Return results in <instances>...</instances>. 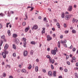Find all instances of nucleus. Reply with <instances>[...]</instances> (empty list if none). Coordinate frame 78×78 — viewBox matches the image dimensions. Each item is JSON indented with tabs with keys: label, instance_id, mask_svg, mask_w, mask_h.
Segmentation results:
<instances>
[{
	"label": "nucleus",
	"instance_id": "1",
	"mask_svg": "<svg viewBox=\"0 0 78 78\" xmlns=\"http://www.w3.org/2000/svg\"><path fill=\"white\" fill-rule=\"evenodd\" d=\"M4 52H2V55L4 58H6V55H8V51H6V50H4Z\"/></svg>",
	"mask_w": 78,
	"mask_h": 78
},
{
	"label": "nucleus",
	"instance_id": "2",
	"mask_svg": "<svg viewBox=\"0 0 78 78\" xmlns=\"http://www.w3.org/2000/svg\"><path fill=\"white\" fill-rule=\"evenodd\" d=\"M57 51H58V48L56 47L55 48L54 50L51 51V53L52 55H56V52H57Z\"/></svg>",
	"mask_w": 78,
	"mask_h": 78
},
{
	"label": "nucleus",
	"instance_id": "3",
	"mask_svg": "<svg viewBox=\"0 0 78 78\" xmlns=\"http://www.w3.org/2000/svg\"><path fill=\"white\" fill-rule=\"evenodd\" d=\"M70 15H67L65 16V18L66 20H69L70 19Z\"/></svg>",
	"mask_w": 78,
	"mask_h": 78
},
{
	"label": "nucleus",
	"instance_id": "4",
	"mask_svg": "<svg viewBox=\"0 0 78 78\" xmlns=\"http://www.w3.org/2000/svg\"><path fill=\"white\" fill-rule=\"evenodd\" d=\"M68 11H69V12H71L72 11V6L69 5L68 9Z\"/></svg>",
	"mask_w": 78,
	"mask_h": 78
},
{
	"label": "nucleus",
	"instance_id": "5",
	"mask_svg": "<svg viewBox=\"0 0 78 78\" xmlns=\"http://www.w3.org/2000/svg\"><path fill=\"white\" fill-rule=\"evenodd\" d=\"M37 28H38V26L36 25H34L33 27L32 28V30H33V29H34V30H37Z\"/></svg>",
	"mask_w": 78,
	"mask_h": 78
},
{
	"label": "nucleus",
	"instance_id": "6",
	"mask_svg": "<svg viewBox=\"0 0 78 78\" xmlns=\"http://www.w3.org/2000/svg\"><path fill=\"white\" fill-rule=\"evenodd\" d=\"M47 39L48 41H50L52 39V38H51V37H50V36L48 35L47 36Z\"/></svg>",
	"mask_w": 78,
	"mask_h": 78
},
{
	"label": "nucleus",
	"instance_id": "7",
	"mask_svg": "<svg viewBox=\"0 0 78 78\" xmlns=\"http://www.w3.org/2000/svg\"><path fill=\"white\" fill-rule=\"evenodd\" d=\"M24 56H26L28 55V51H24L23 52Z\"/></svg>",
	"mask_w": 78,
	"mask_h": 78
},
{
	"label": "nucleus",
	"instance_id": "8",
	"mask_svg": "<svg viewBox=\"0 0 78 78\" xmlns=\"http://www.w3.org/2000/svg\"><path fill=\"white\" fill-rule=\"evenodd\" d=\"M60 42L61 44H66V43L67 42V40H65L63 41H61Z\"/></svg>",
	"mask_w": 78,
	"mask_h": 78
},
{
	"label": "nucleus",
	"instance_id": "9",
	"mask_svg": "<svg viewBox=\"0 0 78 78\" xmlns=\"http://www.w3.org/2000/svg\"><path fill=\"white\" fill-rule=\"evenodd\" d=\"M15 42L16 43V44L19 43V40L17 39H15Z\"/></svg>",
	"mask_w": 78,
	"mask_h": 78
},
{
	"label": "nucleus",
	"instance_id": "10",
	"mask_svg": "<svg viewBox=\"0 0 78 78\" xmlns=\"http://www.w3.org/2000/svg\"><path fill=\"white\" fill-rule=\"evenodd\" d=\"M43 30L41 31V33L42 34L43 33H45V28L43 27L42 28Z\"/></svg>",
	"mask_w": 78,
	"mask_h": 78
},
{
	"label": "nucleus",
	"instance_id": "11",
	"mask_svg": "<svg viewBox=\"0 0 78 78\" xmlns=\"http://www.w3.org/2000/svg\"><path fill=\"white\" fill-rule=\"evenodd\" d=\"M21 72L22 73H25L27 71H26V69H21Z\"/></svg>",
	"mask_w": 78,
	"mask_h": 78
},
{
	"label": "nucleus",
	"instance_id": "12",
	"mask_svg": "<svg viewBox=\"0 0 78 78\" xmlns=\"http://www.w3.org/2000/svg\"><path fill=\"white\" fill-rule=\"evenodd\" d=\"M9 47V46L8 45V44H5V46L4 48L5 50H6L8 48V47Z\"/></svg>",
	"mask_w": 78,
	"mask_h": 78
},
{
	"label": "nucleus",
	"instance_id": "13",
	"mask_svg": "<svg viewBox=\"0 0 78 78\" xmlns=\"http://www.w3.org/2000/svg\"><path fill=\"white\" fill-rule=\"evenodd\" d=\"M33 53H34V51L33 50H31L30 51V53L31 55H33Z\"/></svg>",
	"mask_w": 78,
	"mask_h": 78
},
{
	"label": "nucleus",
	"instance_id": "14",
	"mask_svg": "<svg viewBox=\"0 0 78 78\" xmlns=\"http://www.w3.org/2000/svg\"><path fill=\"white\" fill-rule=\"evenodd\" d=\"M48 75L49 76H51L52 75V72L51 71H49L48 72Z\"/></svg>",
	"mask_w": 78,
	"mask_h": 78
},
{
	"label": "nucleus",
	"instance_id": "15",
	"mask_svg": "<svg viewBox=\"0 0 78 78\" xmlns=\"http://www.w3.org/2000/svg\"><path fill=\"white\" fill-rule=\"evenodd\" d=\"M38 66H37L35 67V70L36 72H37L38 71H39V70L38 69Z\"/></svg>",
	"mask_w": 78,
	"mask_h": 78
},
{
	"label": "nucleus",
	"instance_id": "16",
	"mask_svg": "<svg viewBox=\"0 0 78 78\" xmlns=\"http://www.w3.org/2000/svg\"><path fill=\"white\" fill-rule=\"evenodd\" d=\"M61 17L62 18H64V17H65V15H64V12H63L61 14Z\"/></svg>",
	"mask_w": 78,
	"mask_h": 78
},
{
	"label": "nucleus",
	"instance_id": "17",
	"mask_svg": "<svg viewBox=\"0 0 78 78\" xmlns=\"http://www.w3.org/2000/svg\"><path fill=\"white\" fill-rule=\"evenodd\" d=\"M53 75L54 76H56V72L54 71L53 72Z\"/></svg>",
	"mask_w": 78,
	"mask_h": 78
},
{
	"label": "nucleus",
	"instance_id": "18",
	"mask_svg": "<svg viewBox=\"0 0 78 78\" xmlns=\"http://www.w3.org/2000/svg\"><path fill=\"white\" fill-rule=\"evenodd\" d=\"M29 29H30V27H28L26 28L25 29V31H26V32H27L28 30H29Z\"/></svg>",
	"mask_w": 78,
	"mask_h": 78
},
{
	"label": "nucleus",
	"instance_id": "19",
	"mask_svg": "<svg viewBox=\"0 0 78 78\" xmlns=\"http://www.w3.org/2000/svg\"><path fill=\"white\" fill-rule=\"evenodd\" d=\"M8 34L9 36H10L11 35V31L10 30H8Z\"/></svg>",
	"mask_w": 78,
	"mask_h": 78
},
{
	"label": "nucleus",
	"instance_id": "20",
	"mask_svg": "<svg viewBox=\"0 0 78 78\" xmlns=\"http://www.w3.org/2000/svg\"><path fill=\"white\" fill-rule=\"evenodd\" d=\"M58 47L59 48H60L61 47V45L60 44V41H58Z\"/></svg>",
	"mask_w": 78,
	"mask_h": 78
},
{
	"label": "nucleus",
	"instance_id": "21",
	"mask_svg": "<svg viewBox=\"0 0 78 78\" xmlns=\"http://www.w3.org/2000/svg\"><path fill=\"white\" fill-rule=\"evenodd\" d=\"M3 41L1 40L0 41V46L1 47L2 46V44H3Z\"/></svg>",
	"mask_w": 78,
	"mask_h": 78
},
{
	"label": "nucleus",
	"instance_id": "22",
	"mask_svg": "<svg viewBox=\"0 0 78 78\" xmlns=\"http://www.w3.org/2000/svg\"><path fill=\"white\" fill-rule=\"evenodd\" d=\"M30 44H32L33 45H35V44H35V42L34 41H32V42H30Z\"/></svg>",
	"mask_w": 78,
	"mask_h": 78
},
{
	"label": "nucleus",
	"instance_id": "23",
	"mask_svg": "<svg viewBox=\"0 0 78 78\" xmlns=\"http://www.w3.org/2000/svg\"><path fill=\"white\" fill-rule=\"evenodd\" d=\"M74 75L75 76V77L76 78H78V74H77V73H75L74 74Z\"/></svg>",
	"mask_w": 78,
	"mask_h": 78
},
{
	"label": "nucleus",
	"instance_id": "24",
	"mask_svg": "<svg viewBox=\"0 0 78 78\" xmlns=\"http://www.w3.org/2000/svg\"><path fill=\"white\" fill-rule=\"evenodd\" d=\"M72 33H74V34H75V33H76V30H72Z\"/></svg>",
	"mask_w": 78,
	"mask_h": 78
},
{
	"label": "nucleus",
	"instance_id": "25",
	"mask_svg": "<svg viewBox=\"0 0 78 78\" xmlns=\"http://www.w3.org/2000/svg\"><path fill=\"white\" fill-rule=\"evenodd\" d=\"M72 22L73 23H75V18H73Z\"/></svg>",
	"mask_w": 78,
	"mask_h": 78
},
{
	"label": "nucleus",
	"instance_id": "26",
	"mask_svg": "<svg viewBox=\"0 0 78 78\" xmlns=\"http://www.w3.org/2000/svg\"><path fill=\"white\" fill-rule=\"evenodd\" d=\"M31 67H32V66L31 65H30L28 67V69H31Z\"/></svg>",
	"mask_w": 78,
	"mask_h": 78
},
{
	"label": "nucleus",
	"instance_id": "27",
	"mask_svg": "<svg viewBox=\"0 0 78 78\" xmlns=\"http://www.w3.org/2000/svg\"><path fill=\"white\" fill-rule=\"evenodd\" d=\"M57 26H58V28H60V25H59V23H57Z\"/></svg>",
	"mask_w": 78,
	"mask_h": 78
},
{
	"label": "nucleus",
	"instance_id": "28",
	"mask_svg": "<svg viewBox=\"0 0 78 78\" xmlns=\"http://www.w3.org/2000/svg\"><path fill=\"white\" fill-rule=\"evenodd\" d=\"M51 62L52 64H54L55 62V60L54 59L52 60Z\"/></svg>",
	"mask_w": 78,
	"mask_h": 78
},
{
	"label": "nucleus",
	"instance_id": "29",
	"mask_svg": "<svg viewBox=\"0 0 78 78\" xmlns=\"http://www.w3.org/2000/svg\"><path fill=\"white\" fill-rule=\"evenodd\" d=\"M2 16V17H3V16H5V15H4V14H3V13H0V16Z\"/></svg>",
	"mask_w": 78,
	"mask_h": 78
},
{
	"label": "nucleus",
	"instance_id": "30",
	"mask_svg": "<svg viewBox=\"0 0 78 78\" xmlns=\"http://www.w3.org/2000/svg\"><path fill=\"white\" fill-rule=\"evenodd\" d=\"M13 47L14 49H16V45H15V44H13Z\"/></svg>",
	"mask_w": 78,
	"mask_h": 78
},
{
	"label": "nucleus",
	"instance_id": "31",
	"mask_svg": "<svg viewBox=\"0 0 78 78\" xmlns=\"http://www.w3.org/2000/svg\"><path fill=\"white\" fill-rule=\"evenodd\" d=\"M17 34H13V37H17Z\"/></svg>",
	"mask_w": 78,
	"mask_h": 78
},
{
	"label": "nucleus",
	"instance_id": "32",
	"mask_svg": "<svg viewBox=\"0 0 78 78\" xmlns=\"http://www.w3.org/2000/svg\"><path fill=\"white\" fill-rule=\"evenodd\" d=\"M51 68L52 69H54V66H53V65L51 64Z\"/></svg>",
	"mask_w": 78,
	"mask_h": 78
},
{
	"label": "nucleus",
	"instance_id": "33",
	"mask_svg": "<svg viewBox=\"0 0 78 78\" xmlns=\"http://www.w3.org/2000/svg\"><path fill=\"white\" fill-rule=\"evenodd\" d=\"M5 35H2V36H1V38L2 39H5Z\"/></svg>",
	"mask_w": 78,
	"mask_h": 78
},
{
	"label": "nucleus",
	"instance_id": "34",
	"mask_svg": "<svg viewBox=\"0 0 78 78\" xmlns=\"http://www.w3.org/2000/svg\"><path fill=\"white\" fill-rule=\"evenodd\" d=\"M10 24V23H7L6 24V27L7 28H8V25H9V24Z\"/></svg>",
	"mask_w": 78,
	"mask_h": 78
},
{
	"label": "nucleus",
	"instance_id": "35",
	"mask_svg": "<svg viewBox=\"0 0 78 78\" xmlns=\"http://www.w3.org/2000/svg\"><path fill=\"white\" fill-rule=\"evenodd\" d=\"M23 26H25L26 25V23L25 22H24L23 23Z\"/></svg>",
	"mask_w": 78,
	"mask_h": 78
},
{
	"label": "nucleus",
	"instance_id": "36",
	"mask_svg": "<svg viewBox=\"0 0 78 78\" xmlns=\"http://www.w3.org/2000/svg\"><path fill=\"white\" fill-rule=\"evenodd\" d=\"M65 33L66 34H67V33H69V31L68 30H66L65 32Z\"/></svg>",
	"mask_w": 78,
	"mask_h": 78
},
{
	"label": "nucleus",
	"instance_id": "37",
	"mask_svg": "<svg viewBox=\"0 0 78 78\" xmlns=\"http://www.w3.org/2000/svg\"><path fill=\"white\" fill-rule=\"evenodd\" d=\"M3 75V76H4V77H5V76H6V73H4Z\"/></svg>",
	"mask_w": 78,
	"mask_h": 78
},
{
	"label": "nucleus",
	"instance_id": "38",
	"mask_svg": "<svg viewBox=\"0 0 78 78\" xmlns=\"http://www.w3.org/2000/svg\"><path fill=\"white\" fill-rule=\"evenodd\" d=\"M75 50H76V48H73V51H75Z\"/></svg>",
	"mask_w": 78,
	"mask_h": 78
},
{
	"label": "nucleus",
	"instance_id": "39",
	"mask_svg": "<svg viewBox=\"0 0 78 78\" xmlns=\"http://www.w3.org/2000/svg\"><path fill=\"white\" fill-rule=\"evenodd\" d=\"M13 56H14V57H16V53H14L13 54Z\"/></svg>",
	"mask_w": 78,
	"mask_h": 78
},
{
	"label": "nucleus",
	"instance_id": "40",
	"mask_svg": "<svg viewBox=\"0 0 78 78\" xmlns=\"http://www.w3.org/2000/svg\"><path fill=\"white\" fill-rule=\"evenodd\" d=\"M53 20H54V21L55 22H58V21L57 20H56V19H54Z\"/></svg>",
	"mask_w": 78,
	"mask_h": 78
},
{
	"label": "nucleus",
	"instance_id": "41",
	"mask_svg": "<svg viewBox=\"0 0 78 78\" xmlns=\"http://www.w3.org/2000/svg\"><path fill=\"white\" fill-rule=\"evenodd\" d=\"M47 58H48L49 59H50V58H51V57L49 56V55H47Z\"/></svg>",
	"mask_w": 78,
	"mask_h": 78
},
{
	"label": "nucleus",
	"instance_id": "42",
	"mask_svg": "<svg viewBox=\"0 0 78 78\" xmlns=\"http://www.w3.org/2000/svg\"><path fill=\"white\" fill-rule=\"evenodd\" d=\"M66 63L67 64H68V65H70V62L69 61L67 62Z\"/></svg>",
	"mask_w": 78,
	"mask_h": 78
},
{
	"label": "nucleus",
	"instance_id": "43",
	"mask_svg": "<svg viewBox=\"0 0 78 78\" xmlns=\"http://www.w3.org/2000/svg\"><path fill=\"white\" fill-rule=\"evenodd\" d=\"M59 69L60 70H63V68H62V67H60Z\"/></svg>",
	"mask_w": 78,
	"mask_h": 78
},
{
	"label": "nucleus",
	"instance_id": "44",
	"mask_svg": "<svg viewBox=\"0 0 78 78\" xmlns=\"http://www.w3.org/2000/svg\"><path fill=\"white\" fill-rule=\"evenodd\" d=\"M3 26L1 24H0V29H2V28Z\"/></svg>",
	"mask_w": 78,
	"mask_h": 78
},
{
	"label": "nucleus",
	"instance_id": "45",
	"mask_svg": "<svg viewBox=\"0 0 78 78\" xmlns=\"http://www.w3.org/2000/svg\"><path fill=\"white\" fill-rule=\"evenodd\" d=\"M73 47V46L72 45H71L70 47H69V48H70V49H72Z\"/></svg>",
	"mask_w": 78,
	"mask_h": 78
},
{
	"label": "nucleus",
	"instance_id": "46",
	"mask_svg": "<svg viewBox=\"0 0 78 78\" xmlns=\"http://www.w3.org/2000/svg\"><path fill=\"white\" fill-rule=\"evenodd\" d=\"M42 70L43 72H44V73H45V72H46V70H45V69H43Z\"/></svg>",
	"mask_w": 78,
	"mask_h": 78
},
{
	"label": "nucleus",
	"instance_id": "47",
	"mask_svg": "<svg viewBox=\"0 0 78 78\" xmlns=\"http://www.w3.org/2000/svg\"><path fill=\"white\" fill-rule=\"evenodd\" d=\"M33 9H34V7H31V8L30 9V11H33Z\"/></svg>",
	"mask_w": 78,
	"mask_h": 78
},
{
	"label": "nucleus",
	"instance_id": "48",
	"mask_svg": "<svg viewBox=\"0 0 78 78\" xmlns=\"http://www.w3.org/2000/svg\"><path fill=\"white\" fill-rule=\"evenodd\" d=\"M25 16H26V17L27 19H28V16H27V14L26 13V15H25Z\"/></svg>",
	"mask_w": 78,
	"mask_h": 78
},
{
	"label": "nucleus",
	"instance_id": "49",
	"mask_svg": "<svg viewBox=\"0 0 78 78\" xmlns=\"http://www.w3.org/2000/svg\"><path fill=\"white\" fill-rule=\"evenodd\" d=\"M53 37H56V34H54L53 35Z\"/></svg>",
	"mask_w": 78,
	"mask_h": 78
},
{
	"label": "nucleus",
	"instance_id": "50",
	"mask_svg": "<svg viewBox=\"0 0 78 78\" xmlns=\"http://www.w3.org/2000/svg\"><path fill=\"white\" fill-rule=\"evenodd\" d=\"M66 59H69V55H67L66 56Z\"/></svg>",
	"mask_w": 78,
	"mask_h": 78
},
{
	"label": "nucleus",
	"instance_id": "51",
	"mask_svg": "<svg viewBox=\"0 0 78 78\" xmlns=\"http://www.w3.org/2000/svg\"><path fill=\"white\" fill-rule=\"evenodd\" d=\"M73 60H75L76 59V58L75 57H73L72 58Z\"/></svg>",
	"mask_w": 78,
	"mask_h": 78
},
{
	"label": "nucleus",
	"instance_id": "52",
	"mask_svg": "<svg viewBox=\"0 0 78 78\" xmlns=\"http://www.w3.org/2000/svg\"><path fill=\"white\" fill-rule=\"evenodd\" d=\"M23 39L24 40V42H25V41H27V39H26L25 38H23Z\"/></svg>",
	"mask_w": 78,
	"mask_h": 78
},
{
	"label": "nucleus",
	"instance_id": "53",
	"mask_svg": "<svg viewBox=\"0 0 78 78\" xmlns=\"http://www.w3.org/2000/svg\"><path fill=\"white\" fill-rule=\"evenodd\" d=\"M18 72V73H19L20 72V69H19L17 71Z\"/></svg>",
	"mask_w": 78,
	"mask_h": 78
},
{
	"label": "nucleus",
	"instance_id": "54",
	"mask_svg": "<svg viewBox=\"0 0 78 78\" xmlns=\"http://www.w3.org/2000/svg\"><path fill=\"white\" fill-rule=\"evenodd\" d=\"M65 14H69V13L68 12H66L65 13Z\"/></svg>",
	"mask_w": 78,
	"mask_h": 78
},
{
	"label": "nucleus",
	"instance_id": "55",
	"mask_svg": "<svg viewBox=\"0 0 78 78\" xmlns=\"http://www.w3.org/2000/svg\"><path fill=\"white\" fill-rule=\"evenodd\" d=\"M44 21H46V20H47V18H46V17H45L44 19Z\"/></svg>",
	"mask_w": 78,
	"mask_h": 78
},
{
	"label": "nucleus",
	"instance_id": "56",
	"mask_svg": "<svg viewBox=\"0 0 78 78\" xmlns=\"http://www.w3.org/2000/svg\"><path fill=\"white\" fill-rule=\"evenodd\" d=\"M60 39H62L63 38V36L61 35L60 36Z\"/></svg>",
	"mask_w": 78,
	"mask_h": 78
},
{
	"label": "nucleus",
	"instance_id": "57",
	"mask_svg": "<svg viewBox=\"0 0 78 78\" xmlns=\"http://www.w3.org/2000/svg\"><path fill=\"white\" fill-rule=\"evenodd\" d=\"M2 65H5V62H3L2 63Z\"/></svg>",
	"mask_w": 78,
	"mask_h": 78
},
{
	"label": "nucleus",
	"instance_id": "58",
	"mask_svg": "<svg viewBox=\"0 0 78 78\" xmlns=\"http://www.w3.org/2000/svg\"><path fill=\"white\" fill-rule=\"evenodd\" d=\"M64 71L65 72H67L68 71L67 69H64Z\"/></svg>",
	"mask_w": 78,
	"mask_h": 78
},
{
	"label": "nucleus",
	"instance_id": "59",
	"mask_svg": "<svg viewBox=\"0 0 78 78\" xmlns=\"http://www.w3.org/2000/svg\"><path fill=\"white\" fill-rule=\"evenodd\" d=\"M78 22V20L77 19H75V22L76 23V22Z\"/></svg>",
	"mask_w": 78,
	"mask_h": 78
},
{
	"label": "nucleus",
	"instance_id": "60",
	"mask_svg": "<svg viewBox=\"0 0 78 78\" xmlns=\"http://www.w3.org/2000/svg\"><path fill=\"white\" fill-rule=\"evenodd\" d=\"M10 14H14V12L12 11H10Z\"/></svg>",
	"mask_w": 78,
	"mask_h": 78
},
{
	"label": "nucleus",
	"instance_id": "61",
	"mask_svg": "<svg viewBox=\"0 0 78 78\" xmlns=\"http://www.w3.org/2000/svg\"><path fill=\"white\" fill-rule=\"evenodd\" d=\"M52 30H53V31H55V28H52Z\"/></svg>",
	"mask_w": 78,
	"mask_h": 78
},
{
	"label": "nucleus",
	"instance_id": "62",
	"mask_svg": "<svg viewBox=\"0 0 78 78\" xmlns=\"http://www.w3.org/2000/svg\"><path fill=\"white\" fill-rule=\"evenodd\" d=\"M38 19H42V17H41V16H39L38 17Z\"/></svg>",
	"mask_w": 78,
	"mask_h": 78
},
{
	"label": "nucleus",
	"instance_id": "63",
	"mask_svg": "<svg viewBox=\"0 0 78 78\" xmlns=\"http://www.w3.org/2000/svg\"><path fill=\"white\" fill-rule=\"evenodd\" d=\"M58 78H62V76H59Z\"/></svg>",
	"mask_w": 78,
	"mask_h": 78
},
{
	"label": "nucleus",
	"instance_id": "64",
	"mask_svg": "<svg viewBox=\"0 0 78 78\" xmlns=\"http://www.w3.org/2000/svg\"><path fill=\"white\" fill-rule=\"evenodd\" d=\"M76 66L77 67H78V63H76Z\"/></svg>",
	"mask_w": 78,
	"mask_h": 78
}]
</instances>
